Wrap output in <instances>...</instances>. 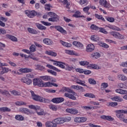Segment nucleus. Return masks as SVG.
<instances>
[{"label": "nucleus", "mask_w": 127, "mask_h": 127, "mask_svg": "<svg viewBox=\"0 0 127 127\" xmlns=\"http://www.w3.org/2000/svg\"><path fill=\"white\" fill-rule=\"evenodd\" d=\"M71 121V118H59L54 120L52 122H47L46 123V127H57L58 125H61V124H64V123L70 122Z\"/></svg>", "instance_id": "nucleus-1"}, {"label": "nucleus", "mask_w": 127, "mask_h": 127, "mask_svg": "<svg viewBox=\"0 0 127 127\" xmlns=\"http://www.w3.org/2000/svg\"><path fill=\"white\" fill-rule=\"evenodd\" d=\"M116 117L118 118L120 120V121H122V122H125L126 121V119H125V115L124 114H127V110H117L116 111Z\"/></svg>", "instance_id": "nucleus-2"}, {"label": "nucleus", "mask_w": 127, "mask_h": 127, "mask_svg": "<svg viewBox=\"0 0 127 127\" xmlns=\"http://www.w3.org/2000/svg\"><path fill=\"white\" fill-rule=\"evenodd\" d=\"M25 14L28 17H29L30 18H33L34 16H40L41 15V13L40 12H37L35 10H25Z\"/></svg>", "instance_id": "nucleus-3"}, {"label": "nucleus", "mask_w": 127, "mask_h": 127, "mask_svg": "<svg viewBox=\"0 0 127 127\" xmlns=\"http://www.w3.org/2000/svg\"><path fill=\"white\" fill-rule=\"evenodd\" d=\"M48 15L51 17L49 18V21H52V22H57L59 21V16L56 14V13L53 12H49L48 13Z\"/></svg>", "instance_id": "nucleus-4"}, {"label": "nucleus", "mask_w": 127, "mask_h": 127, "mask_svg": "<svg viewBox=\"0 0 127 127\" xmlns=\"http://www.w3.org/2000/svg\"><path fill=\"white\" fill-rule=\"evenodd\" d=\"M111 35H112L115 38H118V39H125V36L124 35L120 34V33L117 32H111L110 33Z\"/></svg>", "instance_id": "nucleus-5"}, {"label": "nucleus", "mask_w": 127, "mask_h": 127, "mask_svg": "<svg viewBox=\"0 0 127 127\" xmlns=\"http://www.w3.org/2000/svg\"><path fill=\"white\" fill-rule=\"evenodd\" d=\"M34 86H38V87L42 86L43 81L40 78H34L33 80Z\"/></svg>", "instance_id": "nucleus-6"}, {"label": "nucleus", "mask_w": 127, "mask_h": 127, "mask_svg": "<svg viewBox=\"0 0 127 127\" xmlns=\"http://www.w3.org/2000/svg\"><path fill=\"white\" fill-rule=\"evenodd\" d=\"M30 93L31 94V96L33 100H34V101H37L38 102H42V99H41V97H40L38 95L35 94L34 92L32 91H30Z\"/></svg>", "instance_id": "nucleus-7"}, {"label": "nucleus", "mask_w": 127, "mask_h": 127, "mask_svg": "<svg viewBox=\"0 0 127 127\" xmlns=\"http://www.w3.org/2000/svg\"><path fill=\"white\" fill-rule=\"evenodd\" d=\"M22 83L24 84H26V85H31L32 84V80L30 78H26V77H23L20 80Z\"/></svg>", "instance_id": "nucleus-8"}, {"label": "nucleus", "mask_w": 127, "mask_h": 127, "mask_svg": "<svg viewBox=\"0 0 127 127\" xmlns=\"http://www.w3.org/2000/svg\"><path fill=\"white\" fill-rule=\"evenodd\" d=\"M99 3L101 5H103L106 8H110L111 4L107 1V0H100Z\"/></svg>", "instance_id": "nucleus-9"}, {"label": "nucleus", "mask_w": 127, "mask_h": 127, "mask_svg": "<svg viewBox=\"0 0 127 127\" xmlns=\"http://www.w3.org/2000/svg\"><path fill=\"white\" fill-rule=\"evenodd\" d=\"M51 102L54 103L55 104H59V103L64 102V98L62 97L54 98L52 99Z\"/></svg>", "instance_id": "nucleus-10"}, {"label": "nucleus", "mask_w": 127, "mask_h": 127, "mask_svg": "<svg viewBox=\"0 0 127 127\" xmlns=\"http://www.w3.org/2000/svg\"><path fill=\"white\" fill-rule=\"evenodd\" d=\"M55 29H57L58 31H59L61 32V33H62L63 34H66L67 31L66 30H64L63 28L60 26H55Z\"/></svg>", "instance_id": "nucleus-11"}, {"label": "nucleus", "mask_w": 127, "mask_h": 127, "mask_svg": "<svg viewBox=\"0 0 127 127\" xmlns=\"http://www.w3.org/2000/svg\"><path fill=\"white\" fill-rule=\"evenodd\" d=\"M44 81H51V82H54V78L50 76L45 75L41 77Z\"/></svg>", "instance_id": "nucleus-12"}, {"label": "nucleus", "mask_w": 127, "mask_h": 127, "mask_svg": "<svg viewBox=\"0 0 127 127\" xmlns=\"http://www.w3.org/2000/svg\"><path fill=\"white\" fill-rule=\"evenodd\" d=\"M65 111L67 113H69V114H71L72 115H77V114H78V110L75 109L67 108L66 109Z\"/></svg>", "instance_id": "nucleus-13"}, {"label": "nucleus", "mask_w": 127, "mask_h": 127, "mask_svg": "<svg viewBox=\"0 0 127 127\" xmlns=\"http://www.w3.org/2000/svg\"><path fill=\"white\" fill-rule=\"evenodd\" d=\"M63 92H67L69 94H73V95H76V93L71 90L69 87H64L62 88Z\"/></svg>", "instance_id": "nucleus-14"}, {"label": "nucleus", "mask_w": 127, "mask_h": 127, "mask_svg": "<svg viewBox=\"0 0 127 127\" xmlns=\"http://www.w3.org/2000/svg\"><path fill=\"white\" fill-rule=\"evenodd\" d=\"M95 49V46L93 44H89L86 47V51L87 52H92V51H94Z\"/></svg>", "instance_id": "nucleus-15"}, {"label": "nucleus", "mask_w": 127, "mask_h": 127, "mask_svg": "<svg viewBox=\"0 0 127 127\" xmlns=\"http://www.w3.org/2000/svg\"><path fill=\"white\" fill-rule=\"evenodd\" d=\"M0 94L3 95V96H5V97H10V93L9 92L6 90H1L0 89Z\"/></svg>", "instance_id": "nucleus-16"}, {"label": "nucleus", "mask_w": 127, "mask_h": 127, "mask_svg": "<svg viewBox=\"0 0 127 127\" xmlns=\"http://www.w3.org/2000/svg\"><path fill=\"white\" fill-rule=\"evenodd\" d=\"M100 118L102 120H105L106 121H109V122L111 121H114V118H112V117L110 116L102 115Z\"/></svg>", "instance_id": "nucleus-17"}, {"label": "nucleus", "mask_w": 127, "mask_h": 127, "mask_svg": "<svg viewBox=\"0 0 127 127\" xmlns=\"http://www.w3.org/2000/svg\"><path fill=\"white\" fill-rule=\"evenodd\" d=\"M91 57L93 58V59H98V58H100L101 57V54L99 53H93L91 54Z\"/></svg>", "instance_id": "nucleus-18"}, {"label": "nucleus", "mask_w": 127, "mask_h": 127, "mask_svg": "<svg viewBox=\"0 0 127 127\" xmlns=\"http://www.w3.org/2000/svg\"><path fill=\"white\" fill-rule=\"evenodd\" d=\"M6 37L7 38H9V39H10V40L13 41L14 42H17V38L12 35L7 34L6 35Z\"/></svg>", "instance_id": "nucleus-19"}, {"label": "nucleus", "mask_w": 127, "mask_h": 127, "mask_svg": "<svg viewBox=\"0 0 127 127\" xmlns=\"http://www.w3.org/2000/svg\"><path fill=\"white\" fill-rule=\"evenodd\" d=\"M43 42L45 44H46L47 45H52V43H53V42L50 39L48 38L44 39L43 40Z\"/></svg>", "instance_id": "nucleus-20"}, {"label": "nucleus", "mask_w": 127, "mask_h": 127, "mask_svg": "<svg viewBox=\"0 0 127 127\" xmlns=\"http://www.w3.org/2000/svg\"><path fill=\"white\" fill-rule=\"evenodd\" d=\"M27 30L29 33H31V34H37V33H38L36 30L30 27L28 28Z\"/></svg>", "instance_id": "nucleus-21"}, {"label": "nucleus", "mask_w": 127, "mask_h": 127, "mask_svg": "<svg viewBox=\"0 0 127 127\" xmlns=\"http://www.w3.org/2000/svg\"><path fill=\"white\" fill-rule=\"evenodd\" d=\"M111 100H112L113 101H114L115 102H123V98H122L118 96H116L113 98H111Z\"/></svg>", "instance_id": "nucleus-22"}, {"label": "nucleus", "mask_w": 127, "mask_h": 127, "mask_svg": "<svg viewBox=\"0 0 127 127\" xmlns=\"http://www.w3.org/2000/svg\"><path fill=\"white\" fill-rule=\"evenodd\" d=\"M116 92L119 94H121V95H124L125 94H127V90H123L122 89H117L116 90Z\"/></svg>", "instance_id": "nucleus-23"}, {"label": "nucleus", "mask_w": 127, "mask_h": 127, "mask_svg": "<svg viewBox=\"0 0 127 127\" xmlns=\"http://www.w3.org/2000/svg\"><path fill=\"white\" fill-rule=\"evenodd\" d=\"M60 43H61V44L62 45H63V46H64L65 47L69 48V47H71V46H72V44L65 42L62 40L60 41Z\"/></svg>", "instance_id": "nucleus-24"}, {"label": "nucleus", "mask_w": 127, "mask_h": 127, "mask_svg": "<svg viewBox=\"0 0 127 127\" xmlns=\"http://www.w3.org/2000/svg\"><path fill=\"white\" fill-rule=\"evenodd\" d=\"M36 26L40 30H46V27L40 24L39 23H36Z\"/></svg>", "instance_id": "nucleus-25"}, {"label": "nucleus", "mask_w": 127, "mask_h": 127, "mask_svg": "<svg viewBox=\"0 0 127 127\" xmlns=\"http://www.w3.org/2000/svg\"><path fill=\"white\" fill-rule=\"evenodd\" d=\"M45 53L46 54H47V55H50L51 56H54V57H56V56H57V53L52 51H46Z\"/></svg>", "instance_id": "nucleus-26"}, {"label": "nucleus", "mask_w": 127, "mask_h": 127, "mask_svg": "<svg viewBox=\"0 0 127 127\" xmlns=\"http://www.w3.org/2000/svg\"><path fill=\"white\" fill-rule=\"evenodd\" d=\"M81 12L79 11H77L75 12V14L73 15V16L74 17H76V18H78V17H85L84 15H80Z\"/></svg>", "instance_id": "nucleus-27"}, {"label": "nucleus", "mask_w": 127, "mask_h": 127, "mask_svg": "<svg viewBox=\"0 0 127 127\" xmlns=\"http://www.w3.org/2000/svg\"><path fill=\"white\" fill-rule=\"evenodd\" d=\"M76 82L77 84H79L81 86H84V87H87V85L85 84V81L81 80L80 79H76Z\"/></svg>", "instance_id": "nucleus-28"}, {"label": "nucleus", "mask_w": 127, "mask_h": 127, "mask_svg": "<svg viewBox=\"0 0 127 127\" xmlns=\"http://www.w3.org/2000/svg\"><path fill=\"white\" fill-rule=\"evenodd\" d=\"M47 67H48V68H49V69H53V70H55V71H57V72H61V71L58 68L51 64H47Z\"/></svg>", "instance_id": "nucleus-29"}, {"label": "nucleus", "mask_w": 127, "mask_h": 127, "mask_svg": "<svg viewBox=\"0 0 127 127\" xmlns=\"http://www.w3.org/2000/svg\"><path fill=\"white\" fill-rule=\"evenodd\" d=\"M118 78L119 80H121V81H126L127 80V77L126 75L123 74H119L118 75Z\"/></svg>", "instance_id": "nucleus-30"}, {"label": "nucleus", "mask_w": 127, "mask_h": 127, "mask_svg": "<svg viewBox=\"0 0 127 127\" xmlns=\"http://www.w3.org/2000/svg\"><path fill=\"white\" fill-rule=\"evenodd\" d=\"M73 45H74V46H76V47H82L83 46V44L82 43L77 42V41H74L72 42Z\"/></svg>", "instance_id": "nucleus-31"}, {"label": "nucleus", "mask_w": 127, "mask_h": 127, "mask_svg": "<svg viewBox=\"0 0 127 127\" xmlns=\"http://www.w3.org/2000/svg\"><path fill=\"white\" fill-rule=\"evenodd\" d=\"M35 66L37 70H40V71H43V70L45 69V67L44 66L39 64H36Z\"/></svg>", "instance_id": "nucleus-32"}, {"label": "nucleus", "mask_w": 127, "mask_h": 127, "mask_svg": "<svg viewBox=\"0 0 127 127\" xmlns=\"http://www.w3.org/2000/svg\"><path fill=\"white\" fill-rule=\"evenodd\" d=\"M2 71H1L0 74V75H3V74H5V73H7L8 72V68L6 67H1Z\"/></svg>", "instance_id": "nucleus-33"}, {"label": "nucleus", "mask_w": 127, "mask_h": 127, "mask_svg": "<svg viewBox=\"0 0 127 127\" xmlns=\"http://www.w3.org/2000/svg\"><path fill=\"white\" fill-rule=\"evenodd\" d=\"M91 39L93 41H95L97 42L99 41L100 38H99V36H98L93 35V36H91Z\"/></svg>", "instance_id": "nucleus-34"}, {"label": "nucleus", "mask_w": 127, "mask_h": 127, "mask_svg": "<svg viewBox=\"0 0 127 127\" xmlns=\"http://www.w3.org/2000/svg\"><path fill=\"white\" fill-rule=\"evenodd\" d=\"M10 109L7 108V107H1L0 108V112H10Z\"/></svg>", "instance_id": "nucleus-35"}, {"label": "nucleus", "mask_w": 127, "mask_h": 127, "mask_svg": "<svg viewBox=\"0 0 127 127\" xmlns=\"http://www.w3.org/2000/svg\"><path fill=\"white\" fill-rule=\"evenodd\" d=\"M29 108L33 110H35L36 111H37L38 110H40V107L38 106L29 105Z\"/></svg>", "instance_id": "nucleus-36"}, {"label": "nucleus", "mask_w": 127, "mask_h": 127, "mask_svg": "<svg viewBox=\"0 0 127 127\" xmlns=\"http://www.w3.org/2000/svg\"><path fill=\"white\" fill-rule=\"evenodd\" d=\"M84 97H88V98H96V96L93 93H87L84 94Z\"/></svg>", "instance_id": "nucleus-37"}, {"label": "nucleus", "mask_w": 127, "mask_h": 127, "mask_svg": "<svg viewBox=\"0 0 127 127\" xmlns=\"http://www.w3.org/2000/svg\"><path fill=\"white\" fill-rule=\"evenodd\" d=\"M42 87H51V82H42Z\"/></svg>", "instance_id": "nucleus-38"}, {"label": "nucleus", "mask_w": 127, "mask_h": 127, "mask_svg": "<svg viewBox=\"0 0 127 127\" xmlns=\"http://www.w3.org/2000/svg\"><path fill=\"white\" fill-rule=\"evenodd\" d=\"M10 92L13 96H19V95H20V93L16 90L10 91Z\"/></svg>", "instance_id": "nucleus-39"}, {"label": "nucleus", "mask_w": 127, "mask_h": 127, "mask_svg": "<svg viewBox=\"0 0 127 127\" xmlns=\"http://www.w3.org/2000/svg\"><path fill=\"white\" fill-rule=\"evenodd\" d=\"M66 64L64 63H62L60 62L59 64H58V65L59 67H60V68H62V69H65V67H66Z\"/></svg>", "instance_id": "nucleus-40"}, {"label": "nucleus", "mask_w": 127, "mask_h": 127, "mask_svg": "<svg viewBox=\"0 0 127 127\" xmlns=\"http://www.w3.org/2000/svg\"><path fill=\"white\" fill-rule=\"evenodd\" d=\"M15 120H17V121H23L24 120V117H23L21 115H16L15 117Z\"/></svg>", "instance_id": "nucleus-41"}, {"label": "nucleus", "mask_w": 127, "mask_h": 127, "mask_svg": "<svg viewBox=\"0 0 127 127\" xmlns=\"http://www.w3.org/2000/svg\"><path fill=\"white\" fill-rule=\"evenodd\" d=\"M67 71H71L72 70H74V67L70 66L68 64L65 65V68H64Z\"/></svg>", "instance_id": "nucleus-42"}, {"label": "nucleus", "mask_w": 127, "mask_h": 127, "mask_svg": "<svg viewBox=\"0 0 127 127\" xmlns=\"http://www.w3.org/2000/svg\"><path fill=\"white\" fill-rule=\"evenodd\" d=\"M90 8H91V6H88L83 8V11H85L86 12V13L90 14V12H89V10L90 9Z\"/></svg>", "instance_id": "nucleus-43"}, {"label": "nucleus", "mask_w": 127, "mask_h": 127, "mask_svg": "<svg viewBox=\"0 0 127 127\" xmlns=\"http://www.w3.org/2000/svg\"><path fill=\"white\" fill-rule=\"evenodd\" d=\"M109 87V84H108L107 83L103 82L101 84V90H103V89H106V88H108Z\"/></svg>", "instance_id": "nucleus-44"}, {"label": "nucleus", "mask_w": 127, "mask_h": 127, "mask_svg": "<svg viewBox=\"0 0 127 127\" xmlns=\"http://www.w3.org/2000/svg\"><path fill=\"white\" fill-rule=\"evenodd\" d=\"M118 88H120L121 89H126L127 88V85L126 84L121 83H119L118 84Z\"/></svg>", "instance_id": "nucleus-45"}, {"label": "nucleus", "mask_w": 127, "mask_h": 127, "mask_svg": "<svg viewBox=\"0 0 127 127\" xmlns=\"http://www.w3.org/2000/svg\"><path fill=\"white\" fill-rule=\"evenodd\" d=\"M88 82H89V84H91V85H96V80H95L93 78H89L88 79Z\"/></svg>", "instance_id": "nucleus-46"}, {"label": "nucleus", "mask_w": 127, "mask_h": 127, "mask_svg": "<svg viewBox=\"0 0 127 127\" xmlns=\"http://www.w3.org/2000/svg\"><path fill=\"white\" fill-rule=\"evenodd\" d=\"M91 29L92 30H99V27L96 26L95 24H92L90 26Z\"/></svg>", "instance_id": "nucleus-47"}, {"label": "nucleus", "mask_w": 127, "mask_h": 127, "mask_svg": "<svg viewBox=\"0 0 127 127\" xmlns=\"http://www.w3.org/2000/svg\"><path fill=\"white\" fill-rule=\"evenodd\" d=\"M50 7H52V6L50 4H46L45 5V9H47L48 11H50V10H51Z\"/></svg>", "instance_id": "nucleus-48"}, {"label": "nucleus", "mask_w": 127, "mask_h": 127, "mask_svg": "<svg viewBox=\"0 0 127 127\" xmlns=\"http://www.w3.org/2000/svg\"><path fill=\"white\" fill-rule=\"evenodd\" d=\"M42 101H40L41 103H50V100L46 99L43 97H41Z\"/></svg>", "instance_id": "nucleus-49"}, {"label": "nucleus", "mask_w": 127, "mask_h": 127, "mask_svg": "<svg viewBox=\"0 0 127 127\" xmlns=\"http://www.w3.org/2000/svg\"><path fill=\"white\" fill-rule=\"evenodd\" d=\"M79 64L81 66H85L86 65H89V62L87 61H81L79 62Z\"/></svg>", "instance_id": "nucleus-50"}, {"label": "nucleus", "mask_w": 127, "mask_h": 127, "mask_svg": "<svg viewBox=\"0 0 127 127\" xmlns=\"http://www.w3.org/2000/svg\"><path fill=\"white\" fill-rule=\"evenodd\" d=\"M16 105L17 106H25L26 104L23 101H18L16 102Z\"/></svg>", "instance_id": "nucleus-51"}, {"label": "nucleus", "mask_w": 127, "mask_h": 127, "mask_svg": "<svg viewBox=\"0 0 127 127\" xmlns=\"http://www.w3.org/2000/svg\"><path fill=\"white\" fill-rule=\"evenodd\" d=\"M100 46L104 47V48H109V45L104 43H99Z\"/></svg>", "instance_id": "nucleus-52"}, {"label": "nucleus", "mask_w": 127, "mask_h": 127, "mask_svg": "<svg viewBox=\"0 0 127 127\" xmlns=\"http://www.w3.org/2000/svg\"><path fill=\"white\" fill-rule=\"evenodd\" d=\"M30 51H31V52H35V51H36V48L35 47V46L32 45L30 47Z\"/></svg>", "instance_id": "nucleus-53"}, {"label": "nucleus", "mask_w": 127, "mask_h": 127, "mask_svg": "<svg viewBox=\"0 0 127 127\" xmlns=\"http://www.w3.org/2000/svg\"><path fill=\"white\" fill-rule=\"evenodd\" d=\"M106 20L109 21V22H114V21H115V18L112 17H107L106 18Z\"/></svg>", "instance_id": "nucleus-54"}, {"label": "nucleus", "mask_w": 127, "mask_h": 127, "mask_svg": "<svg viewBox=\"0 0 127 127\" xmlns=\"http://www.w3.org/2000/svg\"><path fill=\"white\" fill-rule=\"evenodd\" d=\"M46 92L51 93V94H54V93H56V90L52 89H46Z\"/></svg>", "instance_id": "nucleus-55"}, {"label": "nucleus", "mask_w": 127, "mask_h": 127, "mask_svg": "<svg viewBox=\"0 0 127 127\" xmlns=\"http://www.w3.org/2000/svg\"><path fill=\"white\" fill-rule=\"evenodd\" d=\"M66 53L69 54V55H75V52L71 50L65 51Z\"/></svg>", "instance_id": "nucleus-56"}, {"label": "nucleus", "mask_w": 127, "mask_h": 127, "mask_svg": "<svg viewBox=\"0 0 127 127\" xmlns=\"http://www.w3.org/2000/svg\"><path fill=\"white\" fill-rule=\"evenodd\" d=\"M47 71L48 73H50L51 74H52V75H54V76H57V73H56V71L50 69H48Z\"/></svg>", "instance_id": "nucleus-57"}, {"label": "nucleus", "mask_w": 127, "mask_h": 127, "mask_svg": "<svg viewBox=\"0 0 127 127\" xmlns=\"http://www.w3.org/2000/svg\"><path fill=\"white\" fill-rule=\"evenodd\" d=\"M77 90L79 91V92H80V93H83V92H85V89H84L83 87L81 86H78Z\"/></svg>", "instance_id": "nucleus-58"}, {"label": "nucleus", "mask_w": 127, "mask_h": 127, "mask_svg": "<svg viewBox=\"0 0 127 127\" xmlns=\"http://www.w3.org/2000/svg\"><path fill=\"white\" fill-rule=\"evenodd\" d=\"M99 29L100 30V32L104 33V34H108V32L106 31V30L104 29V28H99Z\"/></svg>", "instance_id": "nucleus-59"}, {"label": "nucleus", "mask_w": 127, "mask_h": 127, "mask_svg": "<svg viewBox=\"0 0 127 127\" xmlns=\"http://www.w3.org/2000/svg\"><path fill=\"white\" fill-rule=\"evenodd\" d=\"M87 67L88 68H93V69H97L98 68V66L94 64H89Z\"/></svg>", "instance_id": "nucleus-60"}, {"label": "nucleus", "mask_w": 127, "mask_h": 127, "mask_svg": "<svg viewBox=\"0 0 127 127\" xmlns=\"http://www.w3.org/2000/svg\"><path fill=\"white\" fill-rule=\"evenodd\" d=\"M79 3L81 5H86L87 4V0H80Z\"/></svg>", "instance_id": "nucleus-61"}, {"label": "nucleus", "mask_w": 127, "mask_h": 127, "mask_svg": "<svg viewBox=\"0 0 127 127\" xmlns=\"http://www.w3.org/2000/svg\"><path fill=\"white\" fill-rule=\"evenodd\" d=\"M41 23L44 24V25H46V26H50L51 25V23L48 22H45L44 21H42Z\"/></svg>", "instance_id": "nucleus-62"}, {"label": "nucleus", "mask_w": 127, "mask_h": 127, "mask_svg": "<svg viewBox=\"0 0 127 127\" xmlns=\"http://www.w3.org/2000/svg\"><path fill=\"white\" fill-rule=\"evenodd\" d=\"M49 108L51 110L53 111H57V107L55 105H50Z\"/></svg>", "instance_id": "nucleus-63"}, {"label": "nucleus", "mask_w": 127, "mask_h": 127, "mask_svg": "<svg viewBox=\"0 0 127 127\" xmlns=\"http://www.w3.org/2000/svg\"><path fill=\"white\" fill-rule=\"evenodd\" d=\"M109 106H111V107H116V106H118V103L117 102H111L109 103Z\"/></svg>", "instance_id": "nucleus-64"}]
</instances>
